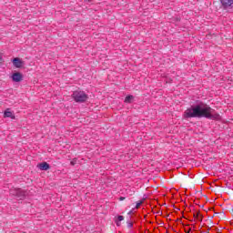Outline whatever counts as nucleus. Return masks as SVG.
Wrapping results in <instances>:
<instances>
[{
    "mask_svg": "<svg viewBox=\"0 0 233 233\" xmlns=\"http://www.w3.org/2000/svg\"><path fill=\"white\" fill-rule=\"evenodd\" d=\"M192 117H206L207 119H213L215 121L221 119L219 114L214 113V109L203 105L191 106L184 112V119H191Z\"/></svg>",
    "mask_w": 233,
    "mask_h": 233,
    "instance_id": "f257e3e1",
    "label": "nucleus"
},
{
    "mask_svg": "<svg viewBox=\"0 0 233 233\" xmlns=\"http://www.w3.org/2000/svg\"><path fill=\"white\" fill-rule=\"evenodd\" d=\"M13 65L15 68H21L23 66V62L21 58L15 57L13 59Z\"/></svg>",
    "mask_w": 233,
    "mask_h": 233,
    "instance_id": "423d86ee",
    "label": "nucleus"
},
{
    "mask_svg": "<svg viewBox=\"0 0 233 233\" xmlns=\"http://www.w3.org/2000/svg\"><path fill=\"white\" fill-rule=\"evenodd\" d=\"M205 233H208V229L207 231H205Z\"/></svg>",
    "mask_w": 233,
    "mask_h": 233,
    "instance_id": "5701e85b",
    "label": "nucleus"
},
{
    "mask_svg": "<svg viewBox=\"0 0 233 233\" xmlns=\"http://www.w3.org/2000/svg\"><path fill=\"white\" fill-rule=\"evenodd\" d=\"M87 3H92V0H85Z\"/></svg>",
    "mask_w": 233,
    "mask_h": 233,
    "instance_id": "aec40b11",
    "label": "nucleus"
},
{
    "mask_svg": "<svg viewBox=\"0 0 233 233\" xmlns=\"http://www.w3.org/2000/svg\"><path fill=\"white\" fill-rule=\"evenodd\" d=\"M141 205H143V200H139L138 202H137L136 208H139Z\"/></svg>",
    "mask_w": 233,
    "mask_h": 233,
    "instance_id": "ddd939ff",
    "label": "nucleus"
},
{
    "mask_svg": "<svg viewBox=\"0 0 233 233\" xmlns=\"http://www.w3.org/2000/svg\"><path fill=\"white\" fill-rule=\"evenodd\" d=\"M133 100H134V96L129 95V96H126L125 103H132Z\"/></svg>",
    "mask_w": 233,
    "mask_h": 233,
    "instance_id": "1a4fd4ad",
    "label": "nucleus"
},
{
    "mask_svg": "<svg viewBox=\"0 0 233 233\" xmlns=\"http://www.w3.org/2000/svg\"><path fill=\"white\" fill-rule=\"evenodd\" d=\"M124 219H125V217H123V216L117 217V221H116L117 227H119L121 225V221H123Z\"/></svg>",
    "mask_w": 233,
    "mask_h": 233,
    "instance_id": "9b49d317",
    "label": "nucleus"
},
{
    "mask_svg": "<svg viewBox=\"0 0 233 233\" xmlns=\"http://www.w3.org/2000/svg\"><path fill=\"white\" fill-rule=\"evenodd\" d=\"M72 97L76 103H85L88 99V95L84 91H75L72 94Z\"/></svg>",
    "mask_w": 233,
    "mask_h": 233,
    "instance_id": "f03ea898",
    "label": "nucleus"
},
{
    "mask_svg": "<svg viewBox=\"0 0 233 233\" xmlns=\"http://www.w3.org/2000/svg\"><path fill=\"white\" fill-rule=\"evenodd\" d=\"M4 117H10L11 119H15V115L12 111H10V108H7L4 112Z\"/></svg>",
    "mask_w": 233,
    "mask_h": 233,
    "instance_id": "0eeeda50",
    "label": "nucleus"
},
{
    "mask_svg": "<svg viewBox=\"0 0 233 233\" xmlns=\"http://www.w3.org/2000/svg\"><path fill=\"white\" fill-rule=\"evenodd\" d=\"M11 79L14 81V83H21V80L23 79V74L19 72L14 73L11 76Z\"/></svg>",
    "mask_w": 233,
    "mask_h": 233,
    "instance_id": "39448f33",
    "label": "nucleus"
},
{
    "mask_svg": "<svg viewBox=\"0 0 233 233\" xmlns=\"http://www.w3.org/2000/svg\"><path fill=\"white\" fill-rule=\"evenodd\" d=\"M218 179L214 180V183H216V187H221V184L218 183Z\"/></svg>",
    "mask_w": 233,
    "mask_h": 233,
    "instance_id": "dca6fc26",
    "label": "nucleus"
},
{
    "mask_svg": "<svg viewBox=\"0 0 233 233\" xmlns=\"http://www.w3.org/2000/svg\"><path fill=\"white\" fill-rule=\"evenodd\" d=\"M195 219H198V221H203V217H201V214L199 212H197L194 214Z\"/></svg>",
    "mask_w": 233,
    "mask_h": 233,
    "instance_id": "9d476101",
    "label": "nucleus"
},
{
    "mask_svg": "<svg viewBox=\"0 0 233 233\" xmlns=\"http://www.w3.org/2000/svg\"><path fill=\"white\" fill-rule=\"evenodd\" d=\"M224 10H231L233 8V0H220Z\"/></svg>",
    "mask_w": 233,
    "mask_h": 233,
    "instance_id": "20e7f679",
    "label": "nucleus"
},
{
    "mask_svg": "<svg viewBox=\"0 0 233 233\" xmlns=\"http://www.w3.org/2000/svg\"><path fill=\"white\" fill-rule=\"evenodd\" d=\"M133 226H134V224L132 222H127L128 228H132Z\"/></svg>",
    "mask_w": 233,
    "mask_h": 233,
    "instance_id": "2eb2a0df",
    "label": "nucleus"
},
{
    "mask_svg": "<svg viewBox=\"0 0 233 233\" xmlns=\"http://www.w3.org/2000/svg\"><path fill=\"white\" fill-rule=\"evenodd\" d=\"M166 83H170V81L167 80Z\"/></svg>",
    "mask_w": 233,
    "mask_h": 233,
    "instance_id": "4be33fe9",
    "label": "nucleus"
},
{
    "mask_svg": "<svg viewBox=\"0 0 233 233\" xmlns=\"http://www.w3.org/2000/svg\"><path fill=\"white\" fill-rule=\"evenodd\" d=\"M119 201H125V197H120Z\"/></svg>",
    "mask_w": 233,
    "mask_h": 233,
    "instance_id": "f3484780",
    "label": "nucleus"
},
{
    "mask_svg": "<svg viewBox=\"0 0 233 233\" xmlns=\"http://www.w3.org/2000/svg\"><path fill=\"white\" fill-rule=\"evenodd\" d=\"M190 230H191V229L189 228L186 233H190Z\"/></svg>",
    "mask_w": 233,
    "mask_h": 233,
    "instance_id": "412c9836",
    "label": "nucleus"
},
{
    "mask_svg": "<svg viewBox=\"0 0 233 233\" xmlns=\"http://www.w3.org/2000/svg\"><path fill=\"white\" fill-rule=\"evenodd\" d=\"M3 61H4L3 60V56L0 55V65H1V63H3Z\"/></svg>",
    "mask_w": 233,
    "mask_h": 233,
    "instance_id": "a211bd4d",
    "label": "nucleus"
},
{
    "mask_svg": "<svg viewBox=\"0 0 233 233\" xmlns=\"http://www.w3.org/2000/svg\"><path fill=\"white\" fill-rule=\"evenodd\" d=\"M195 183H198V185H201L203 183V177H199L195 179Z\"/></svg>",
    "mask_w": 233,
    "mask_h": 233,
    "instance_id": "f8f14e48",
    "label": "nucleus"
},
{
    "mask_svg": "<svg viewBox=\"0 0 233 233\" xmlns=\"http://www.w3.org/2000/svg\"><path fill=\"white\" fill-rule=\"evenodd\" d=\"M37 167L40 170H48V168H50V165L46 162H43L37 165Z\"/></svg>",
    "mask_w": 233,
    "mask_h": 233,
    "instance_id": "6e6552de",
    "label": "nucleus"
},
{
    "mask_svg": "<svg viewBox=\"0 0 233 233\" xmlns=\"http://www.w3.org/2000/svg\"><path fill=\"white\" fill-rule=\"evenodd\" d=\"M224 183H226L227 187H230V185L228 184V182H227V180H224Z\"/></svg>",
    "mask_w": 233,
    "mask_h": 233,
    "instance_id": "6ab92c4d",
    "label": "nucleus"
},
{
    "mask_svg": "<svg viewBox=\"0 0 233 233\" xmlns=\"http://www.w3.org/2000/svg\"><path fill=\"white\" fill-rule=\"evenodd\" d=\"M11 194L13 196H16L17 198H25V196H26V191L21 188H14L11 189Z\"/></svg>",
    "mask_w": 233,
    "mask_h": 233,
    "instance_id": "7ed1b4c3",
    "label": "nucleus"
},
{
    "mask_svg": "<svg viewBox=\"0 0 233 233\" xmlns=\"http://www.w3.org/2000/svg\"><path fill=\"white\" fill-rule=\"evenodd\" d=\"M70 163L74 167V165H76L77 163V158H73Z\"/></svg>",
    "mask_w": 233,
    "mask_h": 233,
    "instance_id": "4468645a",
    "label": "nucleus"
}]
</instances>
